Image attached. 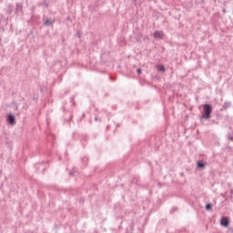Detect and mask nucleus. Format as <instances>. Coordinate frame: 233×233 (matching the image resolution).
Wrapping results in <instances>:
<instances>
[{"label": "nucleus", "instance_id": "f257e3e1", "mask_svg": "<svg viewBox=\"0 0 233 233\" xmlns=\"http://www.w3.org/2000/svg\"><path fill=\"white\" fill-rule=\"evenodd\" d=\"M212 117V105L204 104L202 106V114L200 116L201 121H208Z\"/></svg>", "mask_w": 233, "mask_h": 233}, {"label": "nucleus", "instance_id": "f03ea898", "mask_svg": "<svg viewBox=\"0 0 233 233\" xmlns=\"http://www.w3.org/2000/svg\"><path fill=\"white\" fill-rule=\"evenodd\" d=\"M24 5L25 4L23 2H20V3L16 2L15 3L14 15H15L16 17H23V15H25V12L23 11Z\"/></svg>", "mask_w": 233, "mask_h": 233}, {"label": "nucleus", "instance_id": "7ed1b4c3", "mask_svg": "<svg viewBox=\"0 0 233 233\" xmlns=\"http://www.w3.org/2000/svg\"><path fill=\"white\" fill-rule=\"evenodd\" d=\"M220 226L224 227V228H228V227H230V218L225 216L221 217Z\"/></svg>", "mask_w": 233, "mask_h": 233}, {"label": "nucleus", "instance_id": "20e7f679", "mask_svg": "<svg viewBox=\"0 0 233 233\" xmlns=\"http://www.w3.org/2000/svg\"><path fill=\"white\" fill-rule=\"evenodd\" d=\"M43 26H47V27H51L54 28V24L56 23V19H52V18H43Z\"/></svg>", "mask_w": 233, "mask_h": 233}, {"label": "nucleus", "instance_id": "39448f33", "mask_svg": "<svg viewBox=\"0 0 233 233\" xmlns=\"http://www.w3.org/2000/svg\"><path fill=\"white\" fill-rule=\"evenodd\" d=\"M6 122L8 123V125L14 127V125H15V116L12 113L7 114Z\"/></svg>", "mask_w": 233, "mask_h": 233}, {"label": "nucleus", "instance_id": "423d86ee", "mask_svg": "<svg viewBox=\"0 0 233 233\" xmlns=\"http://www.w3.org/2000/svg\"><path fill=\"white\" fill-rule=\"evenodd\" d=\"M153 37L155 39H165V33L163 31L156 30L153 33Z\"/></svg>", "mask_w": 233, "mask_h": 233}, {"label": "nucleus", "instance_id": "0eeeda50", "mask_svg": "<svg viewBox=\"0 0 233 233\" xmlns=\"http://www.w3.org/2000/svg\"><path fill=\"white\" fill-rule=\"evenodd\" d=\"M5 10L7 15H12V14H14V11H15L14 5L9 4Z\"/></svg>", "mask_w": 233, "mask_h": 233}, {"label": "nucleus", "instance_id": "6e6552de", "mask_svg": "<svg viewBox=\"0 0 233 233\" xmlns=\"http://www.w3.org/2000/svg\"><path fill=\"white\" fill-rule=\"evenodd\" d=\"M157 72H160V74H165L167 72V68L163 64L157 65Z\"/></svg>", "mask_w": 233, "mask_h": 233}, {"label": "nucleus", "instance_id": "1a4fd4ad", "mask_svg": "<svg viewBox=\"0 0 233 233\" xmlns=\"http://www.w3.org/2000/svg\"><path fill=\"white\" fill-rule=\"evenodd\" d=\"M207 167V163L203 160L197 161V168L203 170Z\"/></svg>", "mask_w": 233, "mask_h": 233}, {"label": "nucleus", "instance_id": "9d476101", "mask_svg": "<svg viewBox=\"0 0 233 233\" xmlns=\"http://www.w3.org/2000/svg\"><path fill=\"white\" fill-rule=\"evenodd\" d=\"M230 106H232V103H231V102H225V103L223 104V108H224L225 110L230 108Z\"/></svg>", "mask_w": 233, "mask_h": 233}, {"label": "nucleus", "instance_id": "9b49d317", "mask_svg": "<svg viewBox=\"0 0 233 233\" xmlns=\"http://www.w3.org/2000/svg\"><path fill=\"white\" fill-rule=\"evenodd\" d=\"M38 6H45L46 8H48V2H46V0H43L42 3L38 4Z\"/></svg>", "mask_w": 233, "mask_h": 233}, {"label": "nucleus", "instance_id": "f8f14e48", "mask_svg": "<svg viewBox=\"0 0 233 233\" xmlns=\"http://www.w3.org/2000/svg\"><path fill=\"white\" fill-rule=\"evenodd\" d=\"M76 174H77V168L73 167V169L69 171V176L74 177Z\"/></svg>", "mask_w": 233, "mask_h": 233}, {"label": "nucleus", "instance_id": "ddd939ff", "mask_svg": "<svg viewBox=\"0 0 233 233\" xmlns=\"http://www.w3.org/2000/svg\"><path fill=\"white\" fill-rule=\"evenodd\" d=\"M212 207H213L212 203H208V204H206L205 208H206V210L210 211V210H212Z\"/></svg>", "mask_w": 233, "mask_h": 233}, {"label": "nucleus", "instance_id": "4468645a", "mask_svg": "<svg viewBox=\"0 0 233 233\" xmlns=\"http://www.w3.org/2000/svg\"><path fill=\"white\" fill-rule=\"evenodd\" d=\"M27 37H32L34 39V37H35V35H34V31L30 30L29 33L27 34Z\"/></svg>", "mask_w": 233, "mask_h": 233}, {"label": "nucleus", "instance_id": "2eb2a0df", "mask_svg": "<svg viewBox=\"0 0 233 233\" xmlns=\"http://www.w3.org/2000/svg\"><path fill=\"white\" fill-rule=\"evenodd\" d=\"M76 35L78 37V39H81V37H83V32L77 31Z\"/></svg>", "mask_w": 233, "mask_h": 233}, {"label": "nucleus", "instance_id": "dca6fc26", "mask_svg": "<svg viewBox=\"0 0 233 233\" xmlns=\"http://www.w3.org/2000/svg\"><path fill=\"white\" fill-rule=\"evenodd\" d=\"M142 72H143V69H141V67L137 68V76H141Z\"/></svg>", "mask_w": 233, "mask_h": 233}, {"label": "nucleus", "instance_id": "f3484780", "mask_svg": "<svg viewBox=\"0 0 233 233\" xmlns=\"http://www.w3.org/2000/svg\"><path fill=\"white\" fill-rule=\"evenodd\" d=\"M228 139L229 141H233V135H231L230 133H228Z\"/></svg>", "mask_w": 233, "mask_h": 233}, {"label": "nucleus", "instance_id": "a211bd4d", "mask_svg": "<svg viewBox=\"0 0 233 233\" xmlns=\"http://www.w3.org/2000/svg\"><path fill=\"white\" fill-rule=\"evenodd\" d=\"M129 229L131 230V232L134 231V223H131V224L129 225Z\"/></svg>", "mask_w": 233, "mask_h": 233}, {"label": "nucleus", "instance_id": "6ab92c4d", "mask_svg": "<svg viewBox=\"0 0 233 233\" xmlns=\"http://www.w3.org/2000/svg\"><path fill=\"white\" fill-rule=\"evenodd\" d=\"M177 210V208H173L172 209H171V214H174V212H176Z\"/></svg>", "mask_w": 233, "mask_h": 233}, {"label": "nucleus", "instance_id": "aec40b11", "mask_svg": "<svg viewBox=\"0 0 233 233\" xmlns=\"http://www.w3.org/2000/svg\"><path fill=\"white\" fill-rule=\"evenodd\" d=\"M223 14H227V9L225 7L222 8Z\"/></svg>", "mask_w": 233, "mask_h": 233}, {"label": "nucleus", "instance_id": "412c9836", "mask_svg": "<svg viewBox=\"0 0 233 233\" xmlns=\"http://www.w3.org/2000/svg\"><path fill=\"white\" fill-rule=\"evenodd\" d=\"M15 110H19V106L15 104Z\"/></svg>", "mask_w": 233, "mask_h": 233}, {"label": "nucleus", "instance_id": "4be33fe9", "mask_svg": "<svg viewBox=\"0 0 233 233\" xmlns=\"http://www.w3.org/2000/svg\"><path fill=\"white\" fill-rule=\"evenodd\" d=\"M112 108H113V110H116L117 109V106H112Z\"/></svg>", "mask_w": 233, "mask_h": 233}, {"label": "nucleus", "instance_id": "5701e85b", "mask_svg": "<svg viewBox=\"0 0 233 233\" xmlns=\"http://www.w3.org/2000/svg\"><path fill=\"white\" fill-rule=\"evenodd\" d=\"M71 102L73 103V105H76V102H74V96L71 97Z\"/></svg>", "mask_w": 233, "mask_h": 233}, {"label": "nucleus", "instance_id": "b1692460", "mask_svg": "<svg viewBox=\"0 0 233 233\" xmlns=\"http://www.w3.org/2000/svg\"><path fill=\"white\" fill-rule=\"evenodd\" d=\"M82 161H88V158L83 157V158H82Z\"/></svg>", "mask_w": 233, "mask_h": 233}, {"label": "nucleus", "instance_id": "393cba45", "mask_svg": "<svg viewBox=\"0 0 233 233\" xmlns=\"http://www.w3.org/2000/svg\"><path fill=\"white\" fill-rule=\"evenodd\" d=\"M66 20H67V21H72V18H70V16H67V17H66Z\"/></svg>", "mask_w": 233, "mask_h": 233}, {"label": "nucleus", "instance_id": "a878e982", "mask_svg": "<svg viewBox=\"0 0 233 233\" xmlns=\"http://www.w3.org/2000/svg\"><path fill=\"white\" fill-rule=\"evenodd\" d=\"M101 59H102V63H106V60H103V55L101 56Z\"/></svg>", "mask_w": 233, "mask_h": 233}, {"label": "nucleus", "instance_id": "bb28decb", "mask_svg": "<svg viewBox=\"0 0 233 233\" xmlns=\"http://www.w3.org/2000/svg\"><path fill=\"white\" fill-rule=\"evenodd\" d=\"M221 3L224 5V6L227 5V1H223Z\"/></svg>", "mask_w": 233, "mask_h": 233}, {"label": "nucleus", "instance_id": "cd10ccee", "mask_svg": "<svg viewBox=\"0 0 233 233\" xmlns=\"http://www.w3.org/2000/svg\"><path fill=\"white\" fill-rule=\"evenodd\" d=\"M111 81H116V78L110 76Z\"/></svg>", "mask_w": 233, "mask_h": 233}, {"label": "nucleus", "instance_id": "c85d7f7f", "mask_svg": "<svg viewBox=\"0 0 233 233\" xmlns=\"http://www.w3.org/2000/svg\"><path fill=\"white\" fill-rule=\"evenodd\" d=\"M95 121H99V118L97 116H95Z\"/></svg>", "mask_w": 233, "mask_h": 233}, {"label": "nucleus", "instance_id": "c756f323", "mask_svg": "<svg viewBox=\"0 0 233 233\" xmlns=\"http://www.w3.org/2000/svg\"><path fill=\"white\" fill-rule=\"evenodd\" d=\"M220 196H221L222 198H225V193H221Z\"/></svg>", "mask_w": 233, "mask_h": 233}, {"label": "nucleus", "instance_id": "7c9ffc66", "mask_svg": "<svg viewBox=\"0 0 233 233\" xmlns=\"http://www.w3.org/2000/svg\"><path fill=\"white\" fill-rule=\"evenodd\" d=\"M218 3H221V0H218Z\"/></svg>", "mask_w": 233, "mask_h": 233}, {"label": "nucleus", "instance_id": "2f4dec72", "mask_svg": "<svg viewBox=\"0 0 233 233\" xmlns=\"http://www.w3.org/2000/svg\"><path fill=\"white\" fill-rule=\"evenodd\" d=\"M70 117H72V114H70Z\"/></svg>", "mask_w": 233, "mask_h": 233}, {"label": "nucleus", "instance_id": "473e14b6", "mask_svg": "<svg viewBox=\"0 0 233 233\" xmlns=\"http://www.w3.org/2000/svg\"><path fill=\"white\" fill-rule=\"evenodd\" d=\"M116 127H119V124H117Z\"/></svg>", "mask_w": 233, "mask_h": 233}, {"label": "nucleus", "instance_id": "72a5a7b5", "mask_svg": "<svg viewBox=\"0 0 233 233\" xmlns=\"http://www.w3.org/2000/svg\"><path fill=\"white\" fill-rule=\"evenodd\" d=\"M181 176H183V173H180Z\"/></svg>", "mask_w": 233, "mask_h": 233}, {"label": "nucleus", "instance_id": "f704fd0d", "mask_svg": "<svg viewBox=\"0 0 233 233\" xmlns=\"http://www.w3.org/2000/svg\"><path fill=\"white\" fill-rule=\"evenodd\" d=\"M231 233H233V229H231Z\"/></svg>", "mask_w": 233, "mask_h": 233}]
</instances>
